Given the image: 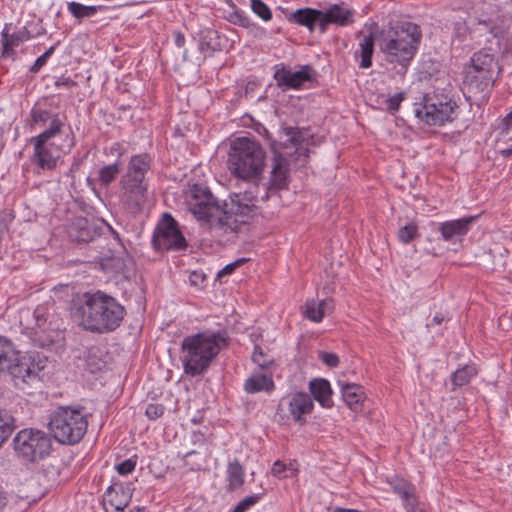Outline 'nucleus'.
<instances>
[{
    "label": "nucleus",
    "instance_id": "1",
    "mask_svg": "<svg viewBox=\"0 0 512 512\" xmlns=\"http://www.w3.org/2000/svg\"><path fill=\"white\" fill-rule=\"evenodd\" d=\"M75 313L86 330L105 333L119 327L124 318L125 309L112 296L97 291L85 293Z\"/></svg>",
    "mask_w": 512,
    "mask_h": 512
},
{
    "label": "nucleus",
    "instance_id": "2",
    "mask_svg": "<svg viewBox=\"0 0 512 512\" xmlns=\"http://www.w3.org/2000/svg\"><path fill=\"white\" fill-rule=\"evenodd\" d=\"M420 41L421 31L411 22H402L382 30L378 36V45L385 61L399 66L402 74L414 58Z\"/></svg>",
    "mask_w": 512,
    "mask_h": 512
},
{
    "label": "nucleus",
    "instance_id": "3",
    "mask_svg": "<svg viewBox=\"0 0 512 512\" xmlns=\"http://www.w3.org/2000/svg\"><path fill=\"white\" fill-rule=\"evenodd\" d=\"M48 365V358L40 353L21 354L8 338L0 336V373H8L16 387L25 390Z\"/></svg>",
    "mask_w": 512,
    "mask_h": 512
},
{
    "label": "nucleus",
    "instance_id": "4",
    "mask_svg": "<svg viewBox=\"0 0 512 512\" xmlns=\"http://www.w3.org/2000/svg\"><path fill=\"white\" fill-rule=\"evenodd\" d=\"M226 344L220 333L202 332L185 337L181 344L184 372L192 377L201 375Z\"/></svg>",
    "mask_w": 512,
    "mask_h": 512
},
{
    "label": "nucleus",
    "instance_id": "5",
    "mask_svg": "<svg viewBox=\"0 0 512 512\" xmlns=\"http://www.w3.org/2000/svg\"><path fill=\"white\" fill-rule=\"evenodd\" d=\"M229 170L243 180H253L261 175L265 166V151L253 139L239 137L233 140L228 156Z\"/></svg>",
    "mask_w": 512,
    "mask_h": 512
},
{
    "label": "nucleus",
    "instance_id": "6",
    "mask_svg": "<svg viewBox=\"0 0 512 512\" xmlns=\"http://www.w3.org/2000/svg\"><path fill=\"white\" fill-rule=\"evenodd\" d=\"M151 168V158L148 154H138L131 157L127 171L122 176V198L132 213L143 209L148 202V184L145 175Z\"/></svg>",
    "mask_w": 512,
    "mask_h": 512
},
{
    "label": "nucleus",
    "instance_id": "7",
    "mask_svg": "<svg viewBox=\"0 0 512 512\" xmlns=\"http://www.w3.org/2000/svg\"><path fill=\"white\" fill-rule=\"evenodd\" d=\"M48 427L59 443L73 445L86 434L88 421L81 409L59 407L51 414Z\"/></svg>",
    "mask_w": 512,
    "mask_h": 512
},
{
    "label": "nucleus",
    "instance_id": "8",
    "mask_svg": "<svg viewBox=\"0 0 512 512\" xmlns=\"http://www.w3.org/2000/svg\"><path fill=\"white\" fill-rule=\"evenodd\" d=\"M500 71L494 56L479 51L471 58V66L465 72L464 83L469 93L477 96L489 91L497 79Z\"/></svg>",
    "mask_w": 512,
    "mask_h": 512
},
{
    "label": "nucleus",
    "instance_id": "9",
    "mask_svg": "<svg viewBox=\"0 0 512 512\" xmlns=\"http://www.w3.org/2000/svg\"><path fill=\"white\" fill-rule=\"evenodd\" d=\"M188 210L194 217L209 228L218 231V218H221V205L207 187L193 185L185 196Z\"/></svg>",
    "mask_w": 512,
    "mask_h": 512
},
{
    "label": "nucleus",
    "instance_id": "10",
    "mask_svg": "<svg viewBox=\"0 0 512 512\" xmlns=\"http://www.w3.org/2000/svg\"><path fill=\"white\" fill-rule=\"evenodd\" d=\"M256 198L247 193L232 194L221 205V218H218V231L235 232L239 224L246 223L255 208Z\"/></svg>",
    "mask_w": 512,
    "mask_h": 512
},
{
    "label": "nucleus",
    "instance_id": "11",
    "mask_svg": "<svg viewBox=\"0 0 512 512\" xmlns=\"http://www.w3.org/2000/svg\"><path fill=\"white\" fill-rule=\"evenodd\" d=\"M13 443L17 455L28 462L43 460L52 451L50 436L38 429H22L16 434Z\"/></svg>",
    "mask_w": 512,
    "mask_h": 512
},
{
    "label": "nucleus",
    "instance_id": "12",
    "mask_svg": "<svg viewBox=\"0 0 512 512\" xmlns=\"http://www.w3.org/2000/svg\"><path fill=\"white\" fill-rule=\"evenodd\" d=\"M20 325L38 346L45 347L53 343L47 307L38 306L33 312L30 309L21 310Z\"/></svg>",
    "mask_w": 512,
    "mask_h": 512
},
{
    "label": "nucleus",
    "instance_id": "13",
    "mask_svg": "<svg viewBox=\"0 0 512 512\" xmlns=\"http://www.w3.org/2000/svg\"><path fill=\"white\" fill-rule=\"evenodd\" d=\"M152 243L157 251H179L187 247L186 239L180 232L177 222L168 213H164L156 226Z\"/></svg>",
    "mask_w": 512,
    "mask_h": 512
},
{
    "label": "nucleus",
    "instance_id": "14",
    "mask_svg": "<svg viewBox=\"0 0 512 512\" xmlns=\"http://www.w3.org/2000/svg\"><path fill=\"white\" fill-rule=\"evenodd\" d=\"M30 142L34 145L33 161L42 169L52 170L56 167L63 152H69L73 147V139L67 136L66 143L48 141L32 137Z\"/></svg>",
    "mask_w": 512,
    "mask_h": 512
},
{
    "label": "nucleus",
    "instance_id": "15",
    "mask_svg": "<svg viewBox=\"0 0 512 512\" xmlns=\"http://www.w3.org/2000/svg\"><path fill=\"white\" fill-rule=\"evenodd\" d=\"M456 103L448 102H429L425 103L415 109V115L418 119L428 125H443L454 119Z\"/></svg>",
    "mask_w": 512,
    "mask_h": 512
},
{
    "label": "nucleus",
    "instance_id": "16",
    "mask_svg": "<svg viewBox=\"0 0 512 512\" xmlns=\"http://www.w3.org/2000/svg\"><path fill=\"white\" fill-rule=\"evenodd\" d=\"M279 408L286 409L295 422L303 424L306 421L304 416L312 412L314 403L309 394L297 392L282 399Z\"/></svg>",
    "mask_w": 512,
    "mask_h": 512
},
{
    "label": "nucleus",
    "instance_id": "17",
    "mask_svg": "<svg viewBox=\"0 0 512 512\" xmlns=\"http://www.w3.org/2000/svg\"><path fill=\"white\" fill-rule=\"evenodd\" d=\"M270 179L266 186L264 194L261 196L262 201L269 199L268 190L284 189L288 185L289 169L288 161L280 154H275L272 161V169L270 172Z\"/></svg>",
    "mask_w": 512,
    "mask_h": 512
},
{
    "label": "nucleus",
    "instance_id": "18",
    "mask_svg": "<svg viewBox=\"0 0 512 512\" xmlns=\"http://www.w3.org/2000/svg\"><path fill=\"white\" fill-rule=\"evenodd\" d=\"M311 67L303 66L299 71L292 72L284 67L276 70L274 79L279 87L299 89L304 82L311 80Z\"/></svg>",
    "mask_w": 512,
    "mask_h": 512
},
{
    "label": "nucleus",
    "instance_id": "19",
    "mask_svg": "<svg viewBox=\"0 0 512 512\" xmlns=\"http://www.w3.org/2000/svg\"><path fill=\"white\" fill-rule=\"evenodd\" d=\"M68 235L72 241L88 243L99 237L100 231L87 218L77 217L69 225Z\"/></svg>",
    "mask_w": 512,
    "mask_h": 512
},
{
    "label": "nucleus",
    "instance_id": "20",
    "mask_svg": "<svg viewBox=\"0 0 512 512\" xmlns=\"http://www.w3.org/2000/svg\"><path fill=\"white\" fill-rule=\"evenodd\" d=\"M321 17V32H325L326 26L330 23L337 25H347L351 22L352 11L343 7L342 5L335 4L327 11L320 14Z\"/></svg>",
    "mask_w": 512,
    "mask_h": 512
},
{
    "label": "nucleus",
    "instance_id": "21",
    "mask_svg": "<svg viewBox=\"0 0 512 512\" xmlns=\"http://www.w3.org/2000/svg\"><path fill=\"white\" fill-rule=\"evenodd\" d=\"M309 391L313 398L318 401L321 406L329 408L333 405L332 390L330 383L325 379H314L309 383Z\"/></svg>",
    "mask_w": 512,
    "mask_h": 512
},
{
    "label": "nucleus",
    "instance_id": "22",
    "mask_svg": "<svg viewBox=\"0 0 512 512\" xmlns=\"http://www.w3.org/2000/svg\"><path fill=\"white\" fill-rule=\"evenodd\" d=\"M359 48L355 51V58H360L359 67L368 69L372 66V56L374 53L373 34L363 35L358 44Z\"/></svg>",
    "mask_w": 512,
    "mask_h": 512
},
{
    "label": "nucleus",
    "instance_id": "23",
    "mask_svg": "<svg viewBox=\"0 0 512 512\" xmlns=\"http://www.w3.org/2000/svg\"><path fill=\"white\" fill-rule=\"evenodd\" d=\"M10 26L11 25H5L2 31V45L4 54H10L14 47L19 46L22 42L30 38V33L25 27L17 32L10 33Z\"/></svg>",
    "mask_w": 512,
    "mask_h": 512
},
{
    "label": "nucleus",
    "instance_id": "24",
    "mask_svg": "<svg viewBox=\"0 0 512 512\" xmlns=\"http://www.w3.org/2000/svg\"><path fill=\"white\" fill-rule=\"evenodd\" d=\"M472 221L473 217H469L442 223L440 225V232L443 239L449 241L455 236L466 234L468 231V226Z\"/></svg>",
    "mask_w": 512,
    "mask_h": 512
},
{
    "label": "nucleus",
    "instance_id": "25",
    "mask_svg": "<svg viewBox=\"0 0 512 512\" xmlns=\"http://www.w3.org/2000/svg\"><path fill=\"white\" fill-rule=\"evenodd\" d=\"M274 388L272 377L265 374H253L244 383V390L249 394L271 392Z\"/></svg>",
    "mask_w": 512,
    "mask_h": 512
},
{
    "label": "nucleus",
    "instance_id": "26",
    "mask_svg": "<svg viewBox=\"0 0 512 512\" xmlns=\"http://www.w3.org/2000/svg\"><path fill=\"white\" fill-rule=\"evenodd\" d=\"M342 397L348 407L357 411L364 399V392L361 386L357 384H341Z\"/></svg>",
    "mask_w": 512,
    "mask_h": 512
},
{
    "label": "nucleus",
    "instance_id": "27",
    "mask_svg": "<svg viewBox=\"0 0 512 512\" xmlns=\"http://www.w3.org/2000/svg\"><path fill=\"white\" fill-rule=\"evenodd\" d=\"M321 11L306 8L297 10L293 14L296 23L307 26L310 30L315 29L317 26L321 30Z\"/></svg>",
    "mask_w": 512,
    "mask_h": 512
},
{
    "label": "nucleus",
    "instance_id": "28",
    "mask_svg": "<svg viewBox=\"0 0 512 512\" xmlns=\"http://www.w3.org/2000/svg\"><path fill=\"white\" fill-rule=\"evenodd\" d=\"M390 484L392 490L401 497L404 506H411L413 503L418 501L415 495V487L407 481L403 479H396L390 482Z\"/></svg>",
    "mask_w": 512,
    "mask_h": 512
},
{
    "label": "nucleus",
    "instance_id": "29",
    "mask_svg": "<svg viewBox=\"0 0 512 512\" xmlns=\"http://www.w3.org/2000/svg\"><path fill=\"white\" fill-rule=\"evenodd\" d=\"M244 468L238 460H234L228 464L227 480L228 489L234 491L244 484Z\"/></svg>",
    "mask_w": 512,
    "mask_h": 512
},
{
    "label": "nucleus",
    "instance_id": "30",
    "mask_svg": "<svg viewBox=\"0 0 512 512\" xmlns=\"http://www.w3.org/2000/svg\"><path fill=\"white\" fill-rule=\"evenodd\" d=\"M476 374L477 370L474 366L465 365L452 374V384L454 387H461L466 385Z\"/></svg>",
    "mask_w": 512,
    "mask_h": 512
},
{
    "label": "nucleus",
    "instance_id": "31",
    "mask_svg": "<svg viewBox=\"0 0 512 512\" xmlns=\"http://www.w3.org/2000/svg\"><path fill=\"white\" fill-rule=\"evenodd\" d=\"M63 126L64 123L59 118V116L53 114L52 119L50 120L49 127L46 130H44L41 134L35 137L48 141H56L57 136L61 134Z\"/></svg>",
    "mask_w": 512,
    "mask_h": 512
},
{
    "label": "nucleus",
    "instance_id": "32",
    "mask_svg": "<svg viewBox=\"0 0 512 512\" xmlns=\"http://www.w3.org/2000/svg\"><path fill=\"white\" fill-rule=\"evenodd\" d=\"M69 12L77 19L89 18L97 13V6H86L78 2L68 3Z\"/></svg>",
    "mask_w": 512,
    "mask_h": 512
},
{
    "label": "nucleus",
    "instance_id": "33",
    "mask_svg": "<svg viewBox=\"0 0 512 512\" xmlns=\"http://www.w3.org/2000/svg\"><path fill=\"white\" fill-rule=\"evenodd\" d=\"M120 172V165L113 163L102 167L99 171V182L102 186H108Z\"/></svg>",
    "mask_w": 512,
    "mask_h": 512
},
{
    "label": "nucleus",
    "instance_id": "34",
    "mask_svg": "<svg viewBox=\"0 0 512 512\" xmlns=\"http://www.w3.org/2000/svg\"><path fill=\"white\" fill-rule=\"evenodd\" d=\"M419 236L418 226L414 222H409L400 227L397 232L398 240L403 244H408Z\"/></svg>",
    "mask_w": 512,
    "mask_h": 512
},
{
    "label": "nucleus",
    "instance_id": "35",
    "mask_svg": "<svg viewBox=\"0 0 512 512\" xmlns=\"http://www.w3.org/2000/svg\"><path fill=\"white\" fill-rule=\"evenodd\" d=\"M112 262L117 273L122 274L125 278L129 277V274L132 271L133 262L128 256L125 258L116 257Z\"/></svg>",
    "mask_w": 512,
    "mask_h": 512
},
{
    "label": "nucleus",
    "instance_id": "36",
    "mask_svg": "<svg viewBox=\"0 0 512 512\" xmlns=\"http://www.w3.org/2000/svg\"><path fill=\"white\" fill-rule=\"evenodd\" d=\"M251 9L264 21H269L272 18L270 8L261 0H251Z\"/></svg>",
    "mask_w": 512,
    "mask_h": 512
},
{
    "label": "nucleus",
    "instance_id": "37",
    "mask_svg": "<svg viewBox=\"0 0 512 512\" xmlns=\"http://www.w3.org/2000/svg\"><path fill=\"white\" fill-rule=\"evenodd\" d=\"M262 497V494H254L242 499L233 509L232 512H246L250 507L254 506Z\"/></svg>",
    "mask_w": 512,
    "mask_h": 512
},
{
    "label": "nucleus",
    "instance_id": "38",
    "mask_svg": "<svg viewBox=\"0 0 512 512\" xmlns=\"http://www.w3.org/2000/svg\"><path fill=\"white\" fill-rule=\"evenodd\" d=\"M281 133L287 138L285 140V144L291 143L295 146L301 141L302 133L296 127H284L282 128Z\"/></svg>",
    "mask_w": 512,
    "mask_h": 512
},
{
    "label": "nucleus",
    "instance_id": "39",
    "mask_svg": "<svg viewBox=\"0 0 512 512\" xmlns=\"http://www.w3.org/2000/svg\"><path fill=\"white\" fill-rule=\"evenodd\" d=\"M252 361L262 369L267 368L272 362V360L265 355L260 346H255L252 353Z\"/></svg>",
    "mask_w": 512,
    "mask_h": 512
},
{
    "label": "nucleus",
    "instance_id": "40",
    "mask_svg": "<svg viewBox=\"0 0 512 512\" xmlns=\"http://www.w3.org/2000/svg\"><path fill=\"white\" fill-rule=\"evenodd\" d=\"M317 302L314 300L308 301L306 303L304 315L307 319L313 322H320L323 318L321 313L317 309Z\"/></svg>",
    "mask_w": 512,
    "mask_h": 512
},
{
    "label": "nucleus",
    "instance_id": "41",
    "mask_svg": "<svg viewBox=\"0 0 512 512\" xmlns=\"http://www.w3.org/2000/svg\"><path fill=\"white\" fill-rule=\"evenodd\" d=\"M230 21L242 27H249L251 24L250 18L246 16L242 11H234L231 13Z\"/></svg>",
    "mask_w": 512,
    "mask_h": 512
},
{
    "label": "nucleus",
    "instance_id": "42",
    "mask_svg": "<svg viewBox=\"0 0 512 512\" xmlns=\"http://www.w3.org/2000/svg\"><path fill=\"white\" fill-rule=\"evenodd\" d=\"M216 34V31L210 29H206L201 32L199 47L202 51H204L205 49L213 48L211 46L210 40L213 38V36H216Z\"/></svg>",
    "mask_w": 512,
    "mask_h": 512
},
{
    "label": "nucleus",
    "instance_id": "43",
    "mask_svg": "<svg viewBox=\"0 0 512 512\" xmlns=\"http://www.w3.org/2000/svg\"><path fill=\"white\" fill-rule=\"evenodd\" d=\"M163 413L164 407L160 404H148L145 410L146 416L151 420L161 417Z\"/></svg>",
    "mask_w": 512,
    "mask_h": 512
},
{
    "label": "nucleus",
    "instance_id": "44",
    "mask_svg": "<svg viewBox=\"0 0 512 512\" xmlns=\"http://www.w3.org/2000/svg\"><path fill=\"white\" fill-rule=\"evenodd\" d=\"M135 466L136 461L132 459H126L119 463L118 465H116V470L121 475H128L135 469Z\"/></svg>",
    "mask_w": 512,
    "mask_h": 512
},
{
    "label": "nucleus",
    "instance_id": "45",
    "mask_svg": "<svg viewBox=\"0 0 512 512\" xmlns=\"http://www.w3.org/2000/svg\"><path fill=\"white\" fill-rule=\"evenodd\" d=\"M52 114L46 110H33L32 119L36 124H45L52 119Z\"/></svg>",
    "mask_w": 512,
    "mask_h": 512
},
{
    "label": "nucleus",
    "instance_id": "46",
    "mask_svg": "<svg viewBox=\"0 0 512 512\" xmlns=\"http://www.w3.org/2000/svg\"><path fill=\"white\" fill-rule=\"evenodd\" d=\"M319 358L329 367H336L339 363V358L334 353L321 351L319 352Z\"/></svg>",
    "mask_w": 512,
    "mask_h": 512
},
{
    "label": "nucleus",
    "instance_id": "47",
    "mask_svg": "<svg viewBox=\"0 0 512 512\" xmlns=\"http://www.w3.org/2000/svg\"><path fill=\"white\" fill-rule=\"evenodd\" d=\"M404 96V93L400 92L390 97L387 100V109L392 113L396 112L399 109L400 103L404 99Z\"/></svg>",
    "mask_w": 512,
    "mask_h": 512
},
{
    "label": "nucleus",
    "instance_id": "48",
    "mask_svg": "<svg viewBox=\"0 0 512 512\" xmlns=\"http://www.w3.org/2000/svg\"><path fill=\"white\" fill-rule=\"evenodd\" d=\"M317 309L321 313L322 318L333 311L334 309V302L332 299H323L319 302H317Z\"/></svg>",
    "mask_w": 512,
    "mask_h": 512
},
{
    "label": "nucleus",
    "instance_id": "49",
    "mask_svg": "<svg viewBox=\"0 0 512 512\" xmlns=\"http://www.w3.org/2000/svg\"><path fill=\"white\" fill-rule=\"evenodd\" d=\"M54 52V47H50L45 53H43L41 56H39L33 67H32V70L33 71H38L43 65H45L47 59L53 54Z\"/></svg>",
    "mask_w": 512,
    "mask_h": 512
},
{
    "label": "nucleus",
    "instance_id": "50",
    "mask_svg": "<svg viewBox=\"0 0 512 512\" xmlns=\"http://www.w3.org/2000/svg\"><path fill=\"white\" fill-rule=\"evenodd\" d=\"M244 261H245L244 259H239V260H237V261H235L233 263H230V264L226 265L223 269H221L218 272L217 277L221 278L224 275L231 274L236 269V267H238Z\"/></svg>",
    "mask_w": 512,
    "mask_h": 512
},
{
    "label": "nucleus",
    "instance_id": "51",
    "mask_svg": "<svg viewBox=\"0 0 512 512\" xmlns=\"http://www.w3.org/2000/svg\"><path fill=\"white\" fill-rule=\"evenodd\" d=\"M512 130V112L508 113L502 120L501 133L509 135Z\"/></svg>",
    "mask_w": 512,
    "mask_h": 512
},
{
    "label": "nucleus",
    "instance_id": "52",
    "mask_svg": "<svg viewBox=\"0 0 512 512\" xmlns=\"http://www.w3.org/2000/svg\"><path fill=\"white\" fill-rule=\"evenodd\" d=\"M285 469H286V466L284 463H282L281 461H276L273 464L271 472L274 476H276L278 478H282V477H285V475H284Z\"/></svg>",
    "mask_w": 512,
    "mask_h": 512
},
{
    "label": "nucleus",
    "instance_id": "53",
    "mask_svg": "<svg viewBox=\"0 0 512 512\" xmlns=\"http://www.w3.org/2000/svg\"><path fill=\"white\" fill-rule=\"evenodd\" d=\"M55 85L57 87H73V86H76V83L69 77H61L59 78L56 82H55Z\"/></svg>",
    "mask_w": 512,
    "mask_h": 512
},
{
    "label": "nucleus",
    "instance_id": "54",
    "mask_svg": "<svg viewBox=\"0 0 512 512\" xmlns=\"http://www.w3.org/2000/svg\"><path fill=\"white\" fill-rule=\"evenodd\" d=\"M174 42L177 47H183L185 43V37L180 31L173 32Z\"/></svg>",
    "mask_w": 512,
    "mask_h": 512
},
{
    "label": "nucleus",
    "instance_id": "55",
    "mask_svg": "<svg viewBox=\"0 0 512 512\" xmlns=\"http://www.w3.org/2000/svg\"><path fill=\"white\" fill-rule=\"evenodd\" d=\"M405 509L407 512H422V509L418 506V501L416 503H413L411 506H405Z\"/></svg>",
    "mask_w": 512,
    "mask_h": 512
},
{
    "label": "nucleus",
    "instance_id": "56",
    "mask_svg": "<svg viewBox=\"0 0 512 512\" xmlns=\"http://www.w3.org/2000/svg\"><path fill=\"white\" fill-rule=\"evenodd\" d=\"M7 504V498L4 492L0 489V510L4 508Z\"/></svg>",
    "mask_w": 512,
    "mask_h": 512
},
{
    "label": "nucleus",
    "instance_id": "57",
    "mask_svg": "<svg viewBox=\"0 0 512 512\" xmlns=\"http://www.w3.org/2000/svg\"><path fill=\"white\" fill-rule=\"evenodd\" d=\"M332 512H360V511L356 510V509H348V508L336 507L335 509H333Z\"/></svg>",
    "mask_w": 512,
    "mask_h": 512
},
{
    "label": "nucleus",
    "instance_id": "58",
    "mask_svg": "<svg viewBox=\"0 0 512 512\" xmlns=\"http://www.w3.org/2000/svg\"><path fill=\"white\" fill-rule=\"evenodd\" d=\"M443 320H444L443 317L436 315L433 317L432 323L430 325H432V324L440 325L443 322Z\"/></svg>",
    "mask_w": 512,
    "mask_h": 512
},
{
    "label": "nucleus",
    "instance_id": "59",
    "mask_svg": "<svg viewBox=\"0 0 512 512\" xmlns=\"http://www.w3.org/2000/svg\"><path fill=\"white\" fill-rule=\"evenodd\" d=\"M47 472H50L53 476H58V468L54 467V466H50L47 470Z\"/></svg>",
    "mask_w": 512,
    "mask_h": 512
},
{
    "label": "nucleus",
    "instance_id": "60",
    "mask_svg": "<svg viewBox=\"0 0 512 512\" xmlns=\"http://www.w3.org/2000/svg\"><path fill=\"white\" fill-rule=\"evenodd\" d=\"M457 26H459V28H460V27L465 28L464 24H461V23H457Z\"/></svg>",
    "mask_w": 512,
    "mask_h": 512
},
{
    "label": "nucleus",
    "instance_id": "61",
    "mask_svg": "<svg viewBox=\"0 0 512 512\" xmlns=\"http://www.w3.org/2000/svg\"><path fill=\"white\" fill-rule=\"evenodd\" d=\"M508 153H512V147L508 150Z\"/></svg>",
    "mask_w": 512,
    "mask_h": 512
}]
</instances>
